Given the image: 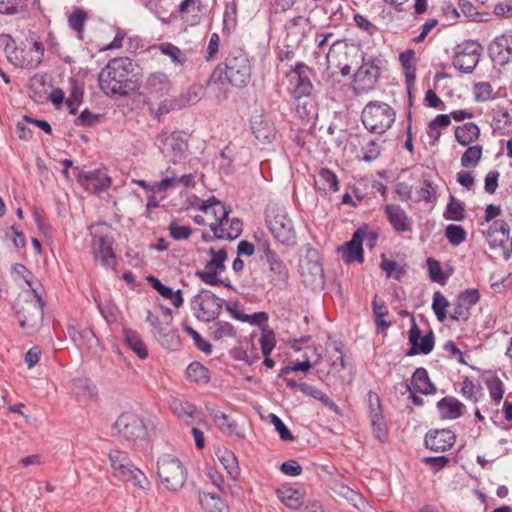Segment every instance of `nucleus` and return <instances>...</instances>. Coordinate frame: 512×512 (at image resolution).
Returning a JSON list of instances; mask_svg holds the SVG:
<instances>
[{"instance_id": "nucleus-48", "label": "nucleus", "mask_w": 512, "mask_h": 512, "mask_svg": "<svg viewBox=\"0 0 512 512\" xmlns=\"http://www.w3.org/2000/svg\"><path fill=\"white\" fill-rule=\"evenodd\" d=\"M445 237L452 246H459L466 240L467 232L460 225L449 224L445 228Z\"/></svg>"}, {"instance_id": "nucleus-5", "label": "nucleus", "mask_w": 512, "mask_h": 512, "mask_svg": "<svg viewBox=\"0 0 512 512\" xmlns=\"http://www.w3.org/2000/svg\"><path fill=\"white\" fill-rule=\"evenodd\" d=\"M44 301L36 289L32 288L16 299L14 310L19 325L29 334L37 332L43 322Z\"/></svg>"}, {"instance_id": "nucleus-4", "label": "nucleus", "mask_w": 512, "mask_h": 512, "mask_svg": "<svg viewBox=\"0 0 512 512\" xmlns=\"http://www.w3.org/2000/svg\"><path fill=\"white\" fill-rule=\"evenodd\" d=\"M200 210L206 215H211L214 218V221L209 223V227L214 233L215 238L231 241L241 235L243 224L238 218L231 219L229 229L224 228V222H229L231 209L227 208L216 197L212 196L209 199L202 201Z\"/></svg>"}, {"instance_id": "nucleus-63", "label": "nucleus", "mask_w": 512, "mask_h": 512, "mask_svg": "<svg viewBox=\"0 0 512 512\" xmlns=\"http://www.w3.org/2000/svg\"><path fill=\"white\" fill-rule=\"evenodd\" d=\"M270 422L274 425L275 430L278 432L281 440L292 441L294 439V436L290 430L277 415L271 414Z\"/></svg>"}, {"instance_id": "nucleus-64", "label": "nucleus", "mask_w": 512, "mask_h": 512, "mask_svg": "<svg viewBox=\"0 0 512 512\" xmlns=\"http://www.w3.org/2000/svg\"><path fill=\"white\" fill-rule=\"evenodd\" d=\"M276 344L273 330L263 331L260 338L261 350L264 356H269Z\"/></svg>"}, {"instance_id": "nucleus-16", "label": "nucleus", "mask_w": 512, "mask_h": 512, "mask_svg": "<svg viewBox=\"0 0 512 512\" xmlns=\"http://www.w3.org/2000/svg\"><path fill=\"white\" fill-rule=\"evenodd\" d=\"M482 52V46L475 41H467L458 46L453 57V66L463 72L471 73L477 66Z\"/></svg>"}, {"instance_id": "nucleus-1", "label": "nucleus", "mask_w": 512, "mask_h": 512, "mask_svg": "<svg viewBox=\"0 0 512 512\" xmlns=\"http://www.w3.org/2000/svg\"><path fill=\"white\" fill-rule=\"evenodd\" d=\"M135 65L128 57L111 59L98 75L99 87L108 96H126L135 89Z\"/></svg>"}, {"instance_id": "nucleus-19", "label": "nucleus", "mask_w": 512, "mask_h": 512, "mask_svg": "<svg viewBox=\"0 0 512 512\" xmlns=\"http://www.w3.org/2000/svg\"><path fill=\"white\" fill-rule=\"evenodd\" d=\"M78 182L90 193H100L111 185V178L105 169L81 171L78 175Z\"/></svg>"}, {"instance_id": "nucleus-35", "label": "nucleus", "mask_w": 512, "mask_h": 512, "mask_svg": "<svg viewBox=\"0 0 512 512\" xmlns=\"http://www.w3.org/2000/svg\"><path fill=\"white\" fill-rule=\"evenodd\" d=\"M123 334L128 347L140 358L148 357V350L140 335L131 329L124 328Z\"/></svg>"}, {"instance_id": "nucleus-38", "label": "nucleus", "mask_w": 512, "mask_h": 512, "mask_svg": "<svg viewBox=\"0 0 512 512\" xmlns=\"http://www.w3.org/2000/svg\"><path fill=\"white\" fill-rule=\"evenodd\" d=\"M163 178L155 182L152 186L154 192H166L178 185V173L175 168L168 167L165 171L160 172Z\"/></svg>"}, {"instance_id": "nucleus-33", "label": "nucleus", "mask_w": 512, "mask_h": 512, "mask_svg": "<svg viewBox=\"0 0 512 512\" xmlns=\"http://www.w3.org/2000/svg\"><path fill=\"white\" fill-rule=\"evenodd\" d=\"M510 235V226L504 220H496L490 226L487 237L492 242V245H500L502 246L509 240Z\"/></svg>"}, {"instance_id": "nucleus-34", "label": "nucleus", "mask_w": 512, "mask_h": 512, "mask_svg": "<svg viewBox=\"0 0 512 512\" xmlns=\"http://www.w3.org/2000/svg\"><path fill=\"white\" fill-rule=\"evenodd\" d=\"M147 281L163 298L169 299L174 307L178 308L182 305L183 298L181 290L173 291L168 286L162 284L161 281L154 276H149Z\"/></svg>"}, {"instance_id": "nucleus-40", "label": "nucleus", "mask_w": 512, "mask_h": 512, "mask_svg": "<svg viewBox=\"0 0 512 512\" xmlns=\"http://www.w3.org/2000/svg\"><path fill=\"white\" fill-rule=\"evenodd\" d=\"M144 5L159 19L164 20L175 7L174 0H143Z\"/></svg>"}, {"instance_id": "nucleus-60", "label": "nucleus", "mask_w": 512, "mask_h": 512, "mask_svg": "<svg viewBox=\"0 0 512 512\" xmlns=\"http://www.w3.org/2000/svg\"><path fill=\"white\" fill-rule=\"evenodd\" d=\"M380 267L386 272L387 277H393L396 280H400L405 274L404 268L400 267L397 262L386 258L382 259Z\"/></svg>"}, {"instance_id": "nucleus-23", "label": "nucleus", "mask_w": 512, "mask_h": 512, "mask_svg": "<svg viewBox=\"0 0 512 512\" xmlns=\"http://www.w3.org/2000/svg\"><path fill=\"white\" fill-rule=\"evenodd\" d=\"M250 128L255 138L261 143H271L276 137L274 124L262 115L252 117Z\"/></svg>"}, {"instance_id": "nucleus-36", "label": "nucleus", "mask_w": 512, "mask_h": 512, "mask_svg": "<svg viewBox=\"0 0 512 512\" xmlns=\"http://www.w3.org/2000/svg\"><path fill=\"white\" fill-rule=\"evenodd\" d=\"M461 395L468 401L476 404L483 397V388L480 384L475 383L471 378L465 377L461 383Z\"/></svg>"}, {"instance_id": "nucleus-17", "label": "nucleus", "mask_w": 512, "mask_h": 512, "mask_svg": "<svg viewBox=\"0 0 512 512\" xmlns=\"http://www.w3.org/2000/svg\"><path fill=\"white\" fill-rule=\"evenodd\" d=\"M311 69L303 62H298L289 76L293 83L292 95L295 100L307 99L311 96L313 84L310 80Z\"/></svg>"}, {"instance_id": "nucleus-24", "label": "nucleus", "mask_w": 512, "mask_h": 512, "mask_svg": "<svg viewBox=\"0 0 512 512\" xmlns=\"http://www.w3.org/2000/svg\"><path fill=\"white\" fill-rule=\"evenodd\" d=\"M49 78L45 74H36L29 80L28 94L36 103H44L49 99Z\"/></svg>"}, {"instance_id": "nucleus-10", "label": "nucleus", "mask_w": 512, "mask_h": 512, "mask_svg": "<svg viewBox=\"0 0 512 512\" xmlns=\"http://www.w3.org/2000/svg\"><path fill=\"white\" fill-rule=\"evenodd\" d=\"M157 474L165 488L173 492L179 491L187 479L186 468L177 457L170 454L158 459Z\"/></svg>"}, {"instance_id": "nucleus-45", "label": "nucleus", "mask_w": 512, "mask_h": 512, "mask_svg": "<svg viewBox=\"0 0 512 512\" xmlns=\"http://www.w3.org/2000/svg\"><path fill=\"white\" fill-rule=\"evenodd\" d=\"M209 333L214 340L219 341L224 338L234 337L235 329L229 322L218 321L209 327Z\"/></svg>"}, {"instance_id": "nucleus-42", "label": "nucleus", "mask_w": 512, "mask_h": 512, "mask_svg": "<svg viewBox=\"0 0 512 512\" xmlns=\"http://www.w3.org/2000/svg\"><path fill=\"white\" fill-rule=\"evenodd\" d=\"M278 498L284 505L292 509H298L302 506L301 493L293 488H284L277 490Z\"/></svg>"}, {"instance_id": "nucleus-7", "label": "nucleus", "mask_w": 512, "mask_h": 512, "mask_svg": "<svg viewBox=\"0 0 512 512\" xmlns=\"http://www.w3.org/2000/svg\"><path fill=\"white\" fill-rule=\"evenodd\" d=\"M266 222L274 238L283 245L294 246L297 243V233L292 219L284 207L277 204L268 205Z\"/></svg>"}, {"instance_id": "nucleus-51", "label": "nucleus", "mask_w": 512, "mask_h": 512, "mask_svg": "<svg viewBox=\"0 0 512 512\" xmlns=\"http://www.w3.org/2000/svg\"><path fill=\"white\" fill-rule=\"evenodd\" d=\"M219 270L214 268L213 266H210L209 263H206L205 267L201 271H197L196 275L205 283L208 285H221L223 284V281L218 276Z\"/></svg>"}, {"instance_id": "nucleus-32", "label": "nucleus", "mask_w": 512, "mask_h": 512, "mask_svg": "<svg viewBox=\"0 0 512 512\" xmlns=\"http://www.w3.org/2000/svg\"><path fill=\"white\" fill-rule=\"evenodd\" d=\"M480 136L479 127L473 123L468 122L463 125L457 126L455 129V139L462 146H468L477 140Z\"/></svg>"}, {"instance_id": "nucleus-8", "label": "nucleus", "mask_w": 512, "mask_h": 512, "mask_svg": "<svg viewBox=\"0 0 512 512\" xmlns=\"http://www.w3.org/2000/svg\"><path fill=\"white\" fill-rule=\"evenodd\" d=\"M393 107L382 101H370L362 110L361 121L364 127L375 134H383L395 122Z\"/></svg>"}, {"instance_id": "nucleus-26", "label": "nucleus", "mask_w": 512, "mask_h": 512, "mask_svg": "<svg viewBox=\"0 0 512 512\" xmlns=\"http://www.w3.org/2000/svg\"><path fill=\"white\" fill-rule=\"evenodd\" d=\"M436 390V386L431 382L427 370L423 367L414 371L411 383L407 384V391H418V393L424 395L434 394Z\"/></svg>"}, {"instance_id": "nucleus-56", "label": "nucleus", "mask_w": 512, "mask_h": 512, "mask_svg": "<svg viewBox=\"0 0 512 512\" xmlns=\"http://www.w3.org/2000/svg\"><path fill=\"white\" fill-rule=\"evenodd\" d=\"M480 293L478 289H467L461 292L457 298L460 306L463 308L470 309L479 302Z\"/></svg>"}, {"instance_id": "nucleus-55", "label": "nucleus", "mask_w": 512, "mask_h": 512, "mask_svg": "<svg viewBox=\"0 0 512 512\" xmlns=\"http://www.w3.org/2000/svg\"><path fill=\"white\" fill-rule=\"evenodd\" d=\"M74 341L80 347H86L88 350H92L98 345V339L91 329H83L78 332V335L76 338H74Z\"/></svg>"}, {"instance_id": "nucleus-57", "label": "nucleus", "mask_w": 512, "mask_h": 512, "mask_svg": "<svg viewBox=\"0 0 512 512\" xmlns=\"http://www.w3.org/2000/svg\"><path fill=\"white\" fill-rule=\"evenodd\" d=\"M160 51L162 54L171 58L175 64H183L186 61L185 54L180 48L173 45L172 43H163L160 45Z\"/></svg>"}, {"instance_id": "nucleus-28", "label": "nucleus", "mask_w": 512, "mask_h": 512, "mask_svg": "<svg viewBox=\"0 0 512 512\" xmlns=\"http://www.w3.org/2000/svg\"><path fill=\"white\" fill-rule=\"evenodd\" d=\"M363 231L357 230L350 241L345 244L343 252V259L346 263H352L358 261L362 263L364 261L363 256Z\"/></svg>"}, {"instance_id": "nucleus-54", "label": "nucleus", "mask_w": 512, "mask_h": 512, "mask_svg": "<svg viewBox=\"0 0 512 512\" xmlns=\"http://www.w3.org/2000/svg\"><path fill=\"white\" fill-rule=\"evenodd\" d=\"M210 414L213 416L222 432L231 434L235 431L237 426L236 423L231 421L225 413L212 409L210 410Z\"/></svg>"}, {"instance_id": "nucleus-46", "label": "nucleus", "mask_w": 512, "mask_h": 512, "mask_svg": "<svg viewBox=\"0 0 512 512\" xmlns=\"http://www.w3.org/2000/svg\"><path fill=\"white\" fill-rule=\"evenodd\" d=\"M444 217L447 220L462 221L465 218V208L463 203L451 196L444 212Z\"/></svg>"}, {"instance_id": "nucleus-14", "label": "nucleus", "mask_w": 512, "mask_h": 512, "mask_svg": "<svg viewBox=\"0 0 512 512\" xmlns=\"http://www.w3.org/2000/svg\"><path fill=\"white\" fill-rule=\"evenodd\" d=\"M333 36V32H317L315 35L317 49L315 50L314 55L317 58L324 56L328 67H331L332 65L340 67L342 62L340 61L339 56L341 53L346 52L348 48L347 43L344 40H335L331 43L327 52H324L323 50Z\"/></svg>"}, {"instance_id": "nucleus-3", "label": "nucleus", "mask_w": 512, "mask_h": 512, "mask_svg": "<svg viewBox=\"0 0 512 512\" xmlns=\"http://www.w3.org/2000/svg\"><path fill=\"white\" fill-rule=\"evenodd\" d=\"M214 75L235 87L247 86L251 78V64L246 52L239 47H232L224 61L216 67Z\"/></svg>"}, {"instance_id": "nucleus-20", "label": "nucleus", "mask_w": 512, "mask_h": 512, "mask_svg": "<svg viewBox=\"0 0 512 512\" xmlns=\"http://www.w3.org/2000/svg\"><path fill=\"white\" fill-rule=\"evenodd\" d=\"M489 56L494 64L503 66L512 60V37L501 35L489 45Z\"/></svg>"}, {"instance_id": "nucleus-2", "label": "nucleus", "mask_w": 512, "mask_h": 512, "mask_svg": "<svg viewBox=\"0 0 512 512\" xmlns=\"http://www.w3.org/2000/svg\"><path fill=\"white\" fill-rule=\"evenodd\" d=\"M157 420L155 417H144L133 412L121 413L113 424V431L122 442L143 444L156 434Z\"/></svg>"}, {"instance_id": "nucleus-31", "label": "nucleus", "mask_w": 512, "mask_h": 512, "mask_svg": "<svg viewBox=\"0 0 512 512\" xmlns=\"http://www.w3.org/2000/svg\"><path fill=\"white\" fill-rule=\"evenodd\" d=\"M437 407L443 412V417L456 419L463 415L465 405L455 397H444L438 401Z\"/></svg>"}, {"instance_id": "nucleus-18", "label": "nucleus", "mask_w": 512, "mask_h": 512, "mask_svg": "<svg viewBox=\"0 0 512 512\" xmlns=\"http://www.w3.org/2000/svg\"><path fill=\"white\" fill-rule=\"evenodd\" d=\"M408 341L410 349L406 352V356H414L418 354L427 355L434 349L435 337L433 331L430 330L425 336H421V330L418 327L415 318H411V327L409 329Z\"/></svg>"}, {"instance_id": "nucleus-11", "label": "nucleus", "mask_w": 512, "mask_h": 512, "mask_svg": "<svg viewBox=\"0 0 512 512\" xmlns=\"http://www.w3.org/2000/svg\"><path fill=\"white\" fill-rule=\"evenodd\" d=\"M302 283L313 290L322 289L325 284L324 269L316 249L310 248L299 264Z\"/></svg>"}, {"instance_id": "nucleus-47", "label": "nucleus", "mask_w": 512, "mask_h": 512, "mask_svg": "<svg viewBox=\"0 0 512 512\" xmlns=\"http://www.w3.org/2000/svg\"><path fill=\"white\" fill-rule=\"evenodd\" d=\"M482 146H469L461 157V165L465 168H474L478 165L482 157Z\"/></svg>"}, {"instance_id": "nucleus-39", "label": "nucleus", "mask_w": 512, "mask_h": 512, "mask_svg": "<svg viewBox=\"0 0 512 512\" xmlns=\"http://www.w3.org/2000/svg\"><path fill=\"white\" fill-rule=\"evenodd\" d=\"M186 376L189 381L197 384H207L210 381L209 370L199 362H192L188 365Z\"/></svg>"}, {"instance_id": "nucleus-37", "label": "nucleus", "mask_w": 512, "mask_h": 512, "mask_svg": "<svg viewBox=\"0 0 512 512\" xmlns=\"http://www.w3.org/2000/svg\"><path fill=\"white\" fill-rule=\"evenodd\" d=\"M199 501L207 512H228V506L217 494L203 492L199 495Z\"/></svg>"}, {"instance_id": "nucleus-58", "label": "nucleus", "mask_w": 512, "mask_h": 512, "mask_svg": "<svg viewBox=\"0 0 512 512\" xmlns=\"http://www.w3.org/2000/svg\"><path fill=\"white\" fill-rule=\"evenodd\" d=\"M172 411L178 416V417H193L196 408L195 406L188 402V401H180L177 399H174L171 404Z\"/></svg>"}, {"instance_id": "nucleus-53", "label": "nucleus", "mask_w": 512, "mask_h": 512, "mask_svg": "<svg viewBox=\"0 0 512 512\" xmlns=\"http://www.w3.org/2000/svg\"><path fill=\"white\" fill-rule=\"evenodd\" d=\"M449 306L448 300L442 295L441 292L437 291L433 295L432 310L434 311L437 319L443 322L446 315V308Z\"/></svg>"}, {"instance_id": "nucleus-15", "label": "nucleus", "mask_w": 512, "mask_h": 512, "mask_svg": "<svg viewBox=\"0 0 512 512\" xmlns=\"http://www.w3.org/2000/svg\"><path fill=\"white\" fill-rule=\"evenodd\" d=\"M380 63L377 58L363 61L354 75L356 93H365L375 88L380 76Z\"/></svg>"}, {"instance_id": "nucleus-61", "label": "nucleus", "mask_w": 512, "mask_h": 512, "mask_svg": "<svg viewBox=\"0 0 512 512\" xmlns=\"http://www.w3.org/2000/svg\"><path fill=\"white\" fill-rule=\"evenodd\" d=\"M86 19L87 14L83 10L76 9L72 14H70L68 23L74 31L81 34L84 30V23Z\"/></svg>"}, {"instance_id": "nucleus-13", "label": "nucleus", "mask_w": 512, "mask_h": 512, "mask_svg": "<svg viewBox=\"0 0 512 512\" xmlns=\"http://www.w3.org/2000/svg\"><path fill=\"white\" fill-rule=\"evenodd\" d=\"M191 309L197 319L210 322L219 316L222 309V299L211 291L202 289L192 298Z\"/></svg>"}, {"instance_id": "nucleus-21", "label": "nucleus", "mask_w": 512, "mask_h": 512, "mask_svg": "<svg viewBox=\"0 0 512 512\" xmlns=\"http://www.w3.org/2000/svg\"><path fill=\"white\" fill-rule=\"evenodd\" d=\"M455 434L449 429L430 431L425 435V446L434 452L449 450L455 443Z\"/></svg>"}, {"instance_id": "nucleus-59", "label": "nucleus", "mask_w": 512, "mask_h": 512, "mask_svg": "<svg viewBox=\"0 0 512 512\" xmlns=\"http://www.w3.org/2000/svg\"><path fill=\"white\" fill-rule=\"evenodd\" d=\"M367 407L369 418H375L376 416L383 415L381 399L374 391H369L367 394Z\"/></svg>"}, {"instance_id": "nucleus-30", "label": "nucleus", "mask_w": 512, "mask_h": 512, "mask_svg": "<svg viewBox=\"0 0 512 512\" xmlns=\"http://www.w3.org/2000/svg\"><path fill=\"white\" fill-rule=\"evenodd\" d=\"M25 54L21 59L16 56L18 65L21 68L35 69L42 62L44 48L41 43L34 42L33 46Z\"/></svg>"}, {"instance_id": "nucleus-12", "label": "nucleus", "mask_w": 512, "mask_h": 512, "mask_svg": "<svg viewBox=\"0 0 512 512\" xmlns=\"http://www.w3.org/2000/svg\"><path fill=\"white\" fill-rule=\"evenodd\" d=\"M155 143L173 164L180 163L188 150V136L181 131L163 132L157 136Z\"/></svg>"}, {"instance_id": "nucleus-9", "label": "nucleus", "mask_w": 512, "mask_h": 512, "mask_svg": "<svg viewBox=\"0 0 512 512\" xmlns=\"http://www.w3.org/2000/svg\"><path fill=\"white\" fill-rule=\"evenodd\" d=\"M92 254L96 261L106 268L115 265L116 255L113 251V238L110 236V226L105 223L91 225Z\"/></svg>"}, {"instance_id": "nucleus-27", "label": "nucleus", "mask_w": 512, "mask_h": 512, "mask_svg": "<svg viewBox=\"0 0 512 512\" xmlns=\"http://www.w3.org/2000/svg\"><path fill=\"white\" fill-rule=\"evenodd\" d=\"M270 258L266 260L269 265V271L273 274L271 282L274 286H286L289 280V270L285 263L276 253H270Z\"/></svg>"}, {"instance_id": "nucleus-43", "label": "nucleus", "mask_w": 512, "mask_h": 512, "mask_svg": "<svg viewBox=\"0 0 512 512\" xmlns=\"http://www.w3.org/2000/svg\"><path fill=\"white\" fill-rule=\"evenodd\" d=\"M219 460L223 468L226 470L228 477L232 480H236L240 474V469L234 453L225 450L223 454L219 456Z\"/></svg>"}, {"instance_id": "nucleus-22", "label": "nucleus", "mask_w": 512, "mask_h": 512, "mask_svg": "<svg viewBox=\"0 0 512 512\" xmlns=\"http://www.w3.org/2000/svg\"><path fill=\"white\" fill-rule=\"evenodd\" d=\"M384 212L389 223L396 232L405 233L412 231V222L405 210L399 205L387 204L384 207Z\"/></svg>"}, {"instance_id": "nucleus-41", "label": "nucleus", "mask_w": 512, "mask_h": 512, "mask_svg": "<svg viewBox=\"0 0 512 512\" xmlns=\"http://www.w3.org/2000/svg\"><path fill=\"white\" fill-rule=\"evenodd\" d=\"M318 183L321 185L320 190L337 192L339 190V181L334 172L328 168H321L318 174Z\"/></svg>"}, {"instance_id": "nucleus-44", "label": "nucleus", "mask_w": 512, "mask_h": 512, "mask_svg": "<svg viewBox=\"0 0 512 512\" xmlns=\"http://www.w3.org/2000/svg\"><path fill=\"white\" fill-rule=\"evenodd\" d=\"M485 384L488 389L490 398L496 405H499L505 393L504 383L499 377L492 376L486 379Z\"/></svg>"}, {"instance_id": "nucleus-6", "label": "nucleus", "mask_w": 512, "mask_h": 512, "mask_svg": "<svg viewBox=\"0 0 512 512\" xmlns=\"http://www.w3.org/2000/svg\"><path fill=\"white\" fill-rule=\"evenodd\" d=\"M112 475L125 482L143 490L149 489V481L145 474L131 461L127 452L122 450H111L108 454Z\"/></svg>"}, {"instance_id": "nucleus-52", "label": "nucleus", "mask_w": 512, "mask_h": 512, "mask_svg": "<svg viewBox=\"0 0 512 512\" xmlns=\"http://www.w3.org/2000/svg\"><path fill=\"white\" fill-rule=\"evenodd\" d=\"M169 235L177 241L186 240L192 234L189 226L181 225L177 219H173L168 226Z\"/></svg>"}, {"instance_id": "nucleus-49", "label": "nucleus", "mask_w": 512, "mask_h": 512, "mask_svg": "<svg viewBox=\"0 0 512 512\" xmlns=\"http://www.w3.org/2000/svg\"><path fill=\"white\" fill-rule=\"evenodd\" d=\"M373 435L380 442L384 443L388 438V428L384 415L369 418Z\"/></svg>"}, {"instance_id": "nucleus-50", "label": "nucleus", "mask_w": 512, "mask_h": 512, "mask_svg": "<svg viewBox=\"0 0 512 512\" xmlns=\"http://www.w3.org/2000/svg\"><path fill=\"white\" fill-rule=\"evenodd\" d=\"M190 99H185L184 96H181L177 99H165L163 100L157 110V116L164 115L169 113L170 111L181 109L190 103Z\"/></svg>"}, {"instance_id": "nucleus-62", "label": "nucleus", "mask_w": 512, "mask_h": 512, "mask_svg": "<svg viewBox=\"0 0 512 512\" xmlns=\"http://www.w3.org/2000/svg\"><path fill=\"white\" fill-rule=\"evenodd\" d=\"M208 253L212 256V258L207 263H209L210 266H213L214 268L218 269L219 272H223L225 270L224 263L227 259L226 251L224 249L216 251L214 248H210Z\"/></svg>"}, {"instance_id": "nucleus-29", "label": "nucleus", "mask_w": 512, "mask_h": 512, "mask_svg": "<svg viewBox=\"0 0 512 512\" xmlns=\"http://www.w3.org/2000/svg\"><path fill=\"white\" fill-rule=\"evenodd\" d=\"M146 85L149 94L156 98L165 96L171 89V82L163 72H155L149 75Z\"/></svg>"}, {"instance_id": "nucleus-25", "label": "nucleus", "mask_w": 512, "mask_h": 512, "mask_svg": "<svg viewBox=\"0 0 512 512\" xmlns=\"http://www.w3.org/2000/svg\"><path fill=\"white\" fill-rule=\"evenodd\" d=\"M181 18L190 25H196L206 15L207 8L199 0H184L178 6Z\"/></svg>"}]
</instances>
